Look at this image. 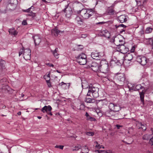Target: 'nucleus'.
Segmentation results:
<instances>
[{
  "instance_id": "obj_6",
  "label": "nucleus",
  "mask_w": 153,
  "mask_h": 153,
  "mask_svg": "<svg viewBox=\"0 0 153 153\" xmlns=\"http://www.w3.org/2000/svg\"><path fill=\"white\" fill-rule=\"evenodd\" d=\"M137 61L142 65H144L149 61L145 57L143 56H138L136 59Z\"/></svg>"
},
{
  "instance_id": "obj_17",
  "label": "nucleus",
  "mask_w": 153,
  "mask_h": 153,
  "mask_svg": "<svg viewBox=\"0 0 153 153\" xmlns=\"http://www.w3.org/2000/svg\"><path fill=\"white\" fill-rule=\"evenodd\" d=\"M85 115L86 117V119L87 120L91 121H96V119L91 116L87 112L85 113Z\"/></svg>"
},
{
  "instance_id": "obj_49",
  "label": "nucleus",
  "mask_w": 153,
  "mask_h": 153,
  "mask_svg": "<svg viewBox=\"0 0 153 153\" xmlns=\"http://www.w3.org/2000/svg\"><path fill=\"white\" fill-rule=\"evenodd\" d=\"M135 49V47L134 46H133L132 47L131 49L130 50V52L131 53H133Z\"/></svg>"
},
{
  "instance_id": "obj_2",
  "label": "nucleus",
  "mask_w": 153,
  "mask_h": 153,
  "mask_svg": "<svg viewBox=\"0 0 153 153\" xmlns=\"http://www.w3.org/2000/svg\"><path fill=\"white\" fill-rule=\"evenodd\" d=\"M99 89L98 88L93 86L89 85L87 95L91 97V94L92 96L94 98H97L99 97Z\"/></svg>"
},
{
  "instance_id": "obj_63",
  "label": "nucleus",
  "mask_w": 153,
  "mask_h": 153,
  "mask_svg": "<svg viewBox=\"0 0 153 153\" xmlns=\"http://www.w3.org/2000/svg\"><path fill=\"white\" fill-rule=\"evenodd\" d=\"M94 143H95L96 144H97H97H98V143L97 141H95V142H94Z\"/></svg>"
},
{
  "instance_id": "obj_33",
  "label": "nucleus",
  "mask_w": 153,
  "mask_h": 153,
  "mask_svg": "<svg viewBox=\"0 0 153 153\" xmlns=\"http://www.w3.org/2000/svg\"><path fill=\"white\" fill-rule=\"evenodd\" d=\"M50 74L48 73L47 74H46L44 76V78L45 80L47 82V80L49 81L50 80Z\"/></svg>"
},
{
  "instance_id": "obj_59",
  "label": "nucleus",
  "mask_w": 153,
  "mask_h": 153,
  "mask_svg": "<svg viewBox=\"0 0 153 153\" xmlns=\"http://www.w3.org/2000/svg\"><path fill=\"white\" fill-rule=\"evenodd\" d=\"M48 114H49V115H50L51 116L52 115V114L51 111L49 112Z\"/></svg>"
},
{
  "instance_id": "obj_28",
  "label": "nucleus",
  "mask_w": 153,
  "mask_h": 153,
  "mask_svg": "<svg viewBox=\"0 0 153 153\" xmlns=\"http://www.w3.org/2000/svg\"><path fill=\"white\" fill-rule=\"evenodd\" d=\"M134 84H133L131 83H128V86L130 91L131 90H134Z\"/></svg>"
},
{
  "instance_id": "obj_25",
  "label": "nucleus",
  "mask_w": 153,
  "mask_h": 153,
  "mask_svg": "<svg viewBox=\"0 0 153 153\" xmlns=\"http://www.w3.org/2000/svg\"><path fill=\"white\" fill-rule=\"evenodd\" d=\"M51 32L52 33H53L55 35L56 34L58 35V34L60 32H63L64 31H61L60 30H58L56 28H55L51 30Z\"/></svg>"
},
{
  "instance_id": "obj_26",
  "label": "nucleus",
  "mask_w": 153,
  "mask_h": 153,
  "mask_svg": "<svg viewBox=\"0 0 153 153\" xmlns=\"http://www.w3.org/2000/svg\"><path fill=\"white\" fill-rule=\"evenodd\" d=\"M153 30V28L152 27H149L146 28L145 32L146 33H151Z\"/></svg>"
},
{
  "instance_id": "obj_48",
  "label": "nucleus",
  "mask_w": 153,
  "mask_h": 153,
  "mask_svg": "<svg viewBox=\"0 0 153 153\" xmlns=\"http://www.w3.org/2000/svg\"><path fill=\"white\" fill-rule=\"evenodd\" d=\"M22 24L23 25H27V21L26 20H24L22 22Z\"/></svg>"
},
{
  "instance_id": "obj_27",
  "label": "nucleus",
  "mask_w": 153,
  "mask_h": 153,
  "mask_svg": "<svg viewBox=\"0 0 153 153\" xmlns=\"http://www.w3.org/2000/svg\"><path fill=\"white\" fill-rule=\"evenodd\" d=\"M88 85L87 82L85 81H84L83 82H82V86L83 89H86L88 88Z\"/></svg>"
},
{
  "instance_id": "obj_55",
  "label": "nucleus",
  "mask_w": 153,
  "mask_h": 153,
  "mask_svg": "<svg viewBox=\"0 0 153 153\" xmlns=\"http://www.w3.org/2000/svg\"><path fill=\"white\" fill-rule=\"evenodd\" d=\"M6 81V80L5 79H1L0 81V82H4Z\"/></svg>"
},
{
  "instance_id": "obj_14",
  "label": "nucleus",
  "mask_w": 153,
  "mask_h": 153,
  "mask_svg": "<svg viewBox=\"0 0 153 153\" xmlns=\"http://www.w3.org/2000/svg\"><path fill=\"white\" fill-rule=\"evenodd\" d=\"M118 48L120 49V51L121 53H126L128 51V48L126 47L124 45H121L118 47Z\"/></svg>"
},
{
  "instance_id": "obj_13",
  "label": "nucleus",
  "mask_w": 153,
  "mask_h": 153,
  "mask_svg": "<svg viewBox=\"0 0 153 153\" xmlns=\"http://www.w3.org/2000/svg\"><path fill=\"white\" fill-rule=\"evenodd\" d=\"M100 53L94 52L91 53V57L93 59L96 60H99L101 58L102 56L100 54Z\"/></svg>"
},
{
  "instance_id": "obj_52",
  "label": "nucleus",
  "mask_w": 153,
  "mask_h": 153,
  "mask_svg": "<svg viewBox=\"0 0 153 153\" xmlns=\"http://www.w3.org/2000/svg\"><path fill=\"white\" fill-rule=\"evenodd\" d=\"M46 65H48L49 66H50V67H53L54 66V65L52 64H51L50 63H46Z\"/></svg>"
},
{
  "instance_id": "obj_32",
  "label": "nucleus",
  "mask_w": 153,
  "mask_h": 153,
  "mask_svg": "<svg viewBox=\"0 0 153 153\" xmlns=\"http://www.w3.org/2000/svg\"><path fill=\"white\" fill-rule=\"evenodd\" d=\"M57 49L58 48H56L55 50L52 51L53 55L56 58H59V54L57 52Z\"/></svg>"
},
{
  "instance_id": "obj_3",
  "label": "nucleus",
  "mask_w": 153,
  "mask_h": 153,
  "mask_svg": "<svg viewBox=\"0 0 153 153\" xmlns=\"http://www.w3.org/2000/svg\"><path fill=\"white\" fill-rule=\"evenodd\" d=\"M81 13L83 18L87 19L93 14V12L91 9H82L78 11V13Z\"/></svg>"
},
{
  "instance_id": "obj_57",
  "label": "nucleus",
  "mask_w": 153,
  "mask_h": 153,
  "mask_svg": "<svg viewBox=\"0 0 153 153\" xmlns=\"http://www.w3.org/2000/svg\"><path fill=\"white\" fill-rule=\"evenodd\" d=\"M21 111H19L18 113H17V114L18 115H21Z\"/></svg>"
},
{
  "instance_id": "obj_44",
  "label": "nucleus",
  "mask_w": 153,
  "mask_h": 153,
  "mask_svg": "<svg viewBox=\"0 0 153 153\" xmlns=\"http://www.w3.org/2000/svg\"><path fill=\"white\" fill-rule=\"evenodd\" d=\"M120 27H123V28H125L126 27V26L123 24H120L118 26H116V27L117 28Z\"/></svg>"
},
{
  "instance_id": "obj_54",
  "label": "nucleus",
  "mask_w": 153,
  "mask_h": 153,
  "mask_svg": "<svg viewBox=\"0 0 153 153\" xmlns=\"http://www.w3.org/2000/svg\"><path fill=\"white\" fill-rule=\"evenodd\" d=\"M116 126L117 127L118 129H120V128L121 127L119 125H116Z\"/></svg>"
},
{
  "instance_id": "obj_8",
  "label": "nucleus",
  "mask_w": 153,
  "mask_h": 153,
  "mask_svg": "<svg viewBox=\"0 0 153 153\" xmlns=\"http://www.w3.org/2000/svg\"><path fill=\"white\" fill-rule=\"evenodd\" d=\"M108 107L111 111H118L120 110V107L118 104L113 103H110L108 105Z\"/></svg>"
},
{
  "instance_id": "obj_36",
  "label": "nucleus",
  "mask_w": 153,
  "mask_h": 153,
  "mask_svg": "<svg viewBox=\"0 0 153 153\" xmlns=\"http://www.w3.org/2000/svg\"><path fill=\"white\" fill-rule=\"evenodd\" d=\"M59 85L62 86L63 88L64 87L65 89H67V88L69 86V85H68V86H67V84L63 82H62L61 83H60Z\"/></svg>"
},
{
  "instance_id": "obj_1",
  "label": "nucleus",
  "mask_w": 153,
  "mask_h": 153,
  "mask_svg": "<svg viewBox=\"0 0 153 153\" xmlns=\"http://www.w3.org/2000/svg\"><path fill=\"white\" fill-rule=\"evenodd\" d=\"M99 70L101 72L106 75L103 77L108 79V75L109 73H108V65L107 61L103 59L100 62Z\"/></svg>"
},
{
  "instance_id": "obj_24",
  "label": "nucleus",
  "mask_w": 153,
  "mask_h": 153,
  "mask_svg": "<svg viewBox=\"0 0 153 153\" xmlns=\"http://www.w3.org/2000/svg\"><path fill=\"white\" fill-rule=\"evenodd\" d=\"M153 134V133L152 134H145L143 136V139L144 140H148L149 139L151 138V136Z\"/></svg>"
},
{
  "instance_id": "obj_50",
  "label": "nucleus",
  "mask_w": 153,
  "mask_h": 153,
  "mask_svg": "<svg viewBox=\"0 0 153 153\" xmlns=\"http://www.w3.org/2000/svg\"><path fill=\"white\" fill-rule=\"evenodd\" d=\"M95 147L97 149H100L101 148V146L99 144H98L97 145H96L95 146Z\"/></svg>"
},
{
  "instance_id": "obj_64",
  "label": "nucleus",
  "mask_w": 153,
  "mask_h": 153,
  "mask_svg": "<svg viewBox=\"0 0 153 153\" xmlns=\"http://www.w3.org/2000/svg\"><path fill=\"white\" fill-rule=\"evenodd\" d=\"M146 153H152L151 152L148 151Z\"/></svg>"
},
{
  "instance_id": "obj_31",
  "label": "nucleus",
  "mask_w": 153,
  "mask_h": 153,
  "mask_svg": "<svg viewBox=\"0 0 153 153\" xmlns=\"http://www.w3.org/2000/svg\"><path fill=\"white\" fill-rule=\"evenodd\" d=\"M108 13L109 15H113L114 13V10L111 8L109 7L108 9Z\"/></svg>"
},
{
  "instance_id": "obj_45",
  "label": "nucleus",
  "mask_w": 153,
  "mask_h": 153,
  "mask_svg": "<svg viewBox=\"0 0 153 153\" xmlns=\"http://www.w3.org/2000/svg\"><path fill=\"white\" fill-rule=\"evenodd\" d=\"M55 147V148H59L61 149H62L64 147V146L62 145H56Z\"/></svg>"
},
{
  "instance_id": "obj_43",
  "label": "nucleus",
  "mask_w": 153,
  "mask_h": 153,
  "mask_svg": "<svg viewBox=\"0 0 153 153\" xmlns=\"http://www.w3.org/2000/svg\"><path fill=\"white\" fill-rule=\"evenodd\" d=\"M33 8V6H32L30 7L29 8L27 9L24 10V11L25 12H29L30 13V9H32V8Z\"/></svg>"
},
{
  "instance_id": "obj_58",
  "label": "nucleus",
  "mask_w": 153,
  "mask_h": 153,
  "mask_svg": "<svg viewBox=\"0 0 153 153\" xmlns=\"http://www.w3.org/2000/svg\"><path fill=\"white\" fill-rule=\"evenodd\" d=\"M106 33V34H109L107 30H105L104 31Z\"/></svg>"
},
{
  "instance_id": "obj_22",
  "label": "nucleus",
  "mask_w": 153,
  "mask_h": 153,
  "mask_svg": "<svg viewBox=\"0 0 153 153\" xmlns=\"http://www.w3.org/2000/svg\"><path fill=\"white\" fill-rule=\"evenodd\" d=\"M9 32L10 34L14 36L16 35L18 33L17 31L15 30L14 28L10 29L9 30Z\"/></svg>"
},
{
  "instance_id": "obj_9",
  "label": "nucleus",
  "mask_w": 153,
  "mask_h": 153,
  "mask_svg": "<svg viewBox=\"0 0 153 153\" xmlns=\"http://www.w3.org/2000/svg\"><path fill=\"white\" fill-rule=\"evenodd\" d=\"M31 51L29 49L25 50L23 54L24 58L26 60L30 59V58Z\"/></svg>"
},
{
  "instance_id": "obj_42",
  "label": "nucleus",
  "mask_w": 153,
  "mask_h": 153,
  "mask_svg": "<svg viewBox=\"0 0 153 153\" xmlns=\"http://www.w3.org/2000/svg\"><path fill=\"white\" fill-rule=\"evenodd\" d=\"M25 50H24V47H22V48L21 49L19 52V56H20L22 54H23Z\"/></svg>"
},
{
  "instance_id": "obj_11",
  "label": "nucleus",
  "mask_w": 153,
  "mask_h": 153,
  "mask_svg": "<svg viewBox=\"0 0 153 153\" xmlns=\"http://www.w3.org/2000/svg\"><path fill=\"white\" fill-rule=\"evenodd\" d=\"M91 67L92 70L94 71H97L100 69V67L97 62H93L91 64Z\"/></svg>"
},
{
  "instance_id": "obj_56",
  "label": "nucleus",
  "mask_w": 153,
  "mask_h": 153,
  "mask_svg": "<svg viewBox=\"0 0 153 153\" xmlns=\"http://www.w3.org/2000/svg\"><path fill=\"white\" fill-rule=\"evenodd\" d=\"M78 46L80 47V48H79L80 49H82L83 48V46L82 45H79Z\"/></svg>"
},
{
  "instance_id": "obj_62",
  "label": "nucleus",
  "mask_w": 153,
  "mask_h": 153,
  "mask_svg": "<svg viewBox=\"0 0 153 153\" xmlns=\"http://www.w3.org/2000/svg\"><path fill=\"white\" fill-rule=\"evenodd\" d=\"M56 71L57 73H61V72L59 71V70H57Z\"/></svg>"
},
{
  "instance_id": "obj_51",
  "label": "nucleus",
  "mask_w": 153,
  "mask_h": 153,
  "mask_svg": "<svg viewBox=\"0 0 153 153\" xmlns=\"http://www.w3.org/2000/svg\"><path fill=\"white\" fill-rule=\"evenodd\" d=\"M104 151L96 150H95V152H98V153H102V152H103Z\"/></svg>"
},
{
  "instance_id": "obj_39",
  "label": "nucleus",
  "mask_w": 153,
  "mask_h": 153,
  "mask_svg": "<svg viewBox=\"0 0 153 153\" xmlns=\"http://www.w3.org/2000/svg\"><path fill=\"white\" fill-rule=\"evenodd\" d=\"M148 44H149V45H153V40L152 39H151V38L149 39L148 40Z\"/></svg>"
},
{
  "instance_id": "obj_40",
  "label": "nucleus",
  "mask_w": 153,
  "mask_h": 153,
  "mask_svg": "<svg viewBox=\"0 0 153 153\" xmlns=\"http://www.w3.org/2000/svg\"><path fill=\"white\" fill-rule=\"evenodd\" d=\"M117 61L116 58H112L111 60V62L112 64L116 63H117Z\"/></svg>"
},
{
  "instance_id": "obj_41",
  "label": "nucleus",
  "mask_w": 153,
  "mask_h": 153,
  "mask_svg": "<svg viewBox=\"0 0 153 153\" xmlns=\"http://www.w3.org/2000/svg\"><path fill=\"white\" fill-rule=\"evenodd\" d=\"M85 133L87 135L89 136H93L94 134V133L93 132H87Z\"/></svg>"
},
{
  "instance_id": "obj_60",
  "label": "nucleus",
  "mask_w": 153,
  "mask_h": 153,
  "mask_svg": "<svg viewBox=\"0 0 153 153\" xmlns=\"http://www.w3.org/2000/svg\"><path fill=\"white\" fill-rule=\"evenodd\" d=\"M125 31V30H123V29H122L121 31H120V32L121 33H122L123 32Z\"/></svg>"
},
{
  "instance_id": "obj_53",
  "label": "nucleus",
  "mask_w": 153,
  "mask_h": 153,
  "mask_svg": "<svg viewBox=\"0 0 153 153\" xmlns=\"http://www.w3.org/2000/svg\"><path fill=\"white\" fill-rule=\"evenodd\" d=\"M106 153H114L112 151L109 150L106 151Z\"/></svg>"
},
{
  "instance_id": "obj_37",
  "label": "nucleus",
  "mask_w": 153,
  "mask_h": 153,
  "mask_svg": "<svg viewBox=\"0 0 153 153\" xmlns=\"http://www.w3.org/2000/svg\"><path fill=\"white\" fill-rule=\"evenodd\" d=\"M112 112H113L112 111H108L106 112V114L107 116L110 117L113 115V114H112Z\"/></svg>"
},
{
  "instance_id": "obj_5",
  "label": "nucleus",
  "mask_w": 153,
  "mask_h": 153,
  "mask_svg": "<svg viewBox=\"0 0 153 153\" xmlns=\"http://www.w3.org/2000/svg\"><path fill=\"white\" fill-rule=\"evenodd\" d=\"M68 4L65 5V8L62 11L65 13V16L66 18H69L71 17L73 12L71 8L68 7Z\"/></svg>"
},
{
  "instance_id": "obj_61",
  "label": "nucleus",
  "mask_w": 153,
  "mask_h": 153,
  "mask_svg": "<svg viewBox=\"0 0 153 153\" xmlns=\"http://www.w3.org/2000/svg\"><path fill=\"white\" fill-rule=\"evenodd\" d=\"M37 118L39 119H40L42 118V117H40V116H38L37 117Z\"/></svg>"
},
{
  "instance_id": "obj_47",
  "label": "nucleus",
  "mask_w": 153,
  "mask_h": 153,
  "mask_svg": "<svg viewBox=\"0 0 153 153\" xmlns=\"http://www.w3.org/2000/svg\"><path fill=\"white\" fill-rule=\"evenodd\" d=\"M87 35L86 34H82L81 35L79 36L78 38H85L86 37H87Z\"/></svg>"
},
{
  "instance_id": "obj_29",
  "label": "nucleus",
  "mask_w": 153,
  "mask_h": 153,
  "mask_svg": "<svg viewBox=\"0 0 153 153\" xmlns=\"http://www.w3.org/2000/svg\"><path fill=\"white\" fill-rule=\"evenodd\" d=\"M139 94L140 95V100L141 102H142L143 103V105H144V93L142 91V92H139Z\"/></svg>"
},
{
  "instance_id": "obj_38",
  "label": "nucleus",
  "mask_w": 153,
  "mask_h": 153,
  "mask_svg": "<svg viewBox=\"0 0 153 153\" xmlns=\"http://www.w3.org/2000/svg\"><path fill=\"white\" fill-rule=\"evenodd\" d=\"M47 85L48 86V87L49 88H51L52 87V85H51V83L50 82V80L47 81L46 82Z\"/></svg>"
},
{
  "instance_id": "obj_46",
  "label": "nucleus",
  "mask_w": 153,
  "mask_h": 153,
  "mask_svg": "<svg viewBox=\"0 0 153 153\" xmlns=\"http://www.w3.org/2000/svg\"><path fill=\"white\" fill-rule=\"evenodd\" d=\"M28 15L30 16H32V17H34L35 16V13L32 12V11L30 12Z\"/></svg>"
},
{
  "instance_id": "obj_15",
  "label": "nucleus",
  "mask_w": 153,
  "mask_h": 153,
  "mask_svg": "<svg viewBox=\"0 0 153 153\" xmlns=\"http://www.w3.org/2000/svg\"><path fill=\"white\" fill-rule=\"evenodd\" d=\"M36 45H39L41 41V39L39 35H36L33 36Z\"/></svg>"
},
{
  "instance_id": "obj_18",
  "label": "nucleus",
  "mask_w": 153,
  "mask_h": 153,
  "mask_svg": "<svg viewBox=\"0 0 153 153\" xmlns=\"http://www.w3.org/2000/svg\"><path fill=\"white\" fill-rule=\"evenodd\" d=\"M82 17L79 16H77L75 19V20L77 23L80 25H81L83 22V19L82 18Z\"/></svg>"
},
{
  "instance_id": "obj_21",
  "label": "nucleus",
  "mask_w": 153,
  "mask_h": 153,
  "mask_svg": "<svg viewBox=\"0 0 153 153\" xmlns=\"http://www.w3.org/2000/svg\"><path fill=\"white\" fill-rule=\"evenodd\" d=\"M134 88V91H137L139 90L140 89H144V87L142 86L140 84H138L136 85H135Z\"/></svg>"
},
{
  "instance_id": "obj_30",
  "label": "nucleus",
  "mask_w": 153,
  "mask_h": 153,
  "mask_svg": "<svg viewBox=\"0 0 153 153\" xmlns=\"http://www.w3.org/2000/svg\"><path fill=\"white\" fill-rule=\"evenodd\" d=\"M85 102L87 103H91L94 102L95 100L94 99L91 98H86L85 99Z\"/></svg>"
},
{
  "instance_id": "obj_20",
  "label": "nucleus",
  "mask_w": 153,
  "mask_h": 153,
  "mask_svg": "<svg viewBox=\"0 0 153 153\" xmlns=\"http://www.w3.org/2000/svg\"><path fill=\"white\" fill-rule=\"evenodd\" d=\"M133 55L130 53H128L127 54L125 57L126 60L130 61L132 60L133 58Z\"/></svg>"
},
{
  "instance_id": "obj_35",
  "label": "nucleus",
  "mask_w": 153,
  "mask_h": 153,
  "mask_svg": "<svg viewBox=\"0 0 153 153\" xmlns=\"http://www.w3.org/2000/svg\"><path fill=\"white\" fill-rule=\"evenodd\" d=\"M81 146L80 145H78L75 146L72 149L73 151H76L78 150L79 149L81 148Z\"/></svg>"
},
{
  "instance_id": "obj_10",
  "label": "nucleus",
  "mask_w": 153,
  "mask_h": 153,
  "mask_svg": "<svg viewBox=\"0 0 153 153\" xmlns=\"http://www.w3.org/2000/svg\"><path fill=\"white\" fill-rule=\"evenodd\" d=\"M115 78L122 83L124 82L126 79L125 75L124 74H117Z\"/></svg>"
},
{
  "instance_id": "obj_19",
  "label": "nucleus",
  "mask_w": 153,
  "mask_h": 153,
  "mask_svg": "<svg viewBox=\"0 0 153 153\" xmlns=\"http://www.w3.org/2000/svg\"><path fill=\"white\" fill-rule=\"evenodd\" d=\"M137 126L139 129L142 128L143 131H145L146 129V124L140 123H138Z\"/></svg>"
},
{
  "instance_id": "obj_7",
  "label": "nucleus",
  "mask_w": 153,
  "mask_h": 153,
  "mask_svg": "<svg viewBox=\"0 0 153 153\" xmlns=\"http://www.w3.org/2000/svg\"><path fill=\"white\" fill-rule=\"evenodd\" d=\"M119 36H113L111 40V42L114 43V44L118 47L121 45V44H120L122 42V43H124V42L122 39H120Z\"/></svg>"
},
{
  "instance_id": "obj_23",
  "label": "nucleus",
  "mask_w": 153,
  "mask_h": 153,
  "mask_svg": "<svg viewBox=\"0 0 153 153\" xmlns=\"http://www.w3.org/2000/svg\"><path fill=\"white\" fill-rule=\"evenodd\" d=\"M81 152L82 153H87L88 152L89 150L88 147L86 146H84L81 147Z\"/></svg>"
},
{
  "instance_id": "obj_4",
  "label": "nucleus",
  "mask_w": 153,
  "mask_h": 153,
  "mask_svg": "<svg viewBox=\"0 0 153 153\" xmlns=\"http://www.w3.org/2000/svg\"><path fill=\"white\" fill-rule=\"evenodd\" d=\"M87 56L86 55L82 53L76 57L77 62L80 65H85L87 62Z\"/></svg>"
},
{
  "instance_id": "obj_34",
  "label": "nucleus",
  "mask_w": 153,
  "mask_h": 153,
  "mask_svg": "<svg viewBox=\"0 0 153 153\" xmlns=\"http://www.w3.org/2000/svg\"><path fill=\"white\" fill-rule=\"evenodd\" d=\"M10 4L13 6L15 7L16 6V4L17 2V0H10Z\"/></svg>"
},
{
  "instance_id": "obj_12",
  "label": "nucleus",
  "mask_w": 153,
  "mask_h": 153,
  "mask_svg": "<svg viewBox=\"0 0 153 153\" xmlns=\"http://www.w3.org/2000/svg\"><path fill=\"white\" fill-rule=\"evenodd\" d=\"M128 16L125 15H122L118 17V21L121 23L126 22L127 20Z\"/></svg>"
},
{
  "instance_id": "obj_16",
  "label": "nucleus",
  "mask_w": 153,
  "mask_h": 153,
  "mask_svg": "<svg viewBox=\"0 0 153 153\" xmlns=\"http://www.w3.org/2000/svg\"><path fill=\"white\" fill-rule=\"evenodd\" d=\"M52 109L51 106L48 105V106L45 105L41 109V111L43 113H45L48 111L50 112L51 111Z\"/></svg>"
}]
</instances>
